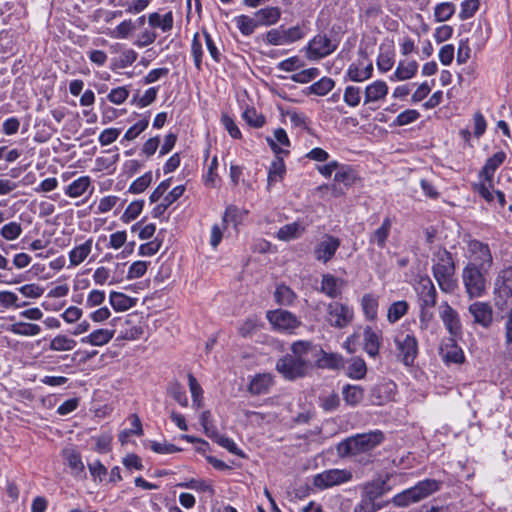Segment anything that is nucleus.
I'll return each mask as SVG.
<instances>
[{
  "instance_id": "obj_1",
  "label": "nucleus",
  "mask_w": 512,
  "mask_h": 512,
  "mask_svg": "<svg viewBox=\"0 0 512 512\" xmlns=\"http://www.w3.org/2000/svg\"><path fill=\"white\" fill-rule=\"evenodd\" d=\"M317 347L309 341H297L291 345V353L276 363L277 371L287 380L302 378L314 367Z\"/></svg>"
},
{
  "instance_id": "obj_2",
  "label": "nucleus",
  "mask_w": 512,
  "mask_h": 512,
  "mask_svg": "<svg viewBox=\"0 0 512 512\" xmlns=\"http://www.w3.org/2000/svg\"><path fill=\"white\" fill-rule=\"evenodd\" d=\"M432 261V274L440 290L447 294L453 293L458 287V282L455 278L456 266L452 254L446 249H439Z\"/></svg>"
},
{
  "instance_id": "obj_3",
  "label": "nucleus",
  "mask_w": 512,
  "mask_h": 512,
  "mask_svg": "<svg viewBox=\"0 0 512 512\" xmlns=\"http://www.w3.org/2000/svg\"><path fill=\"white\" fill-rule=\"evenodd\" d=\"M384 441V434L380 430L356 434L341 441L337 445V452L341 457L356 456L369 452Z\"/></svg>"
},
{
  "instance_id": "obj_4",
  "label": "nucleus",
  "mask_w": 512,
  "mask_h": 512,
  "mask_svg": "<svg viewBox=\"0 0 512 512\" xmlns=\"http://www.w3.org/2000/svg\"><path fill=\"white\" fill-rule=\"evenodd\" d=\"M488 272L489 270L464 266L461 277L469 299L480 298L486 293Z\"/></svg>"
},
{
  "instance_id": "obj_5",
  "label": "nucleus",
  "mask_w": 512,
  "mask_h": 512,
  "mask_svg": "<svg viewBox=\"0 0 512 512\" xmlns=\"http://www.w3.org/2000/svg\"><path fill=\"white\" fill-rule=\"evenodd\" d=\"M306 35L304 26H293L290 28H283V26L269 30L265 34V41L269 45L283 46L297 42L304 38Z\"/></svg>"
},
{
  "instance_id": "obj_6",
  "label": "nucleus",
  "mask_w": 512,
  "mask_h": 512,
  "mask_svg": "<svg viewBox=\"0 0 512 512\" xmlns=\"http://www.w3.org/2000/svg\"><path fill=\"white\" fill-rule=\"evenodd\" d=\"M266 318L274 330L282 333L291 334L301 325V321L295 314L284 309L267 311Z\"/></svg>"
},
{
  "instance_id": "obj_7",
  "label": "nucleus",
  "mask_w": 512,
  "mask_h": 512,
  "mask_svg": "<svg viewBox=\"0 0 512 512\" xmlns=\"http://www.w3.org/2000/svg\"><path fill=\"white\" fill-rule=\"evenodd\" d=\"M468 263L466 266H472L484 270H490L493 265V256L489 246L479 240H471L468 243Z\"/></svg>"
},
{
  "instance_id": "obj_8",
  "label": "nucleus",
  "mask_w": 512,
  "mask_h": 512,
  "mask_svg": "<svg viewBox=\"0 0 512 512\" xmlns=\"http://www.w3.org/2000/svg\"><path fill=\"white\" fill-rule=\"evenodd\" d=\"M394 343L398 351V357L406 366H411L418 355V342L414 333L399 332Z\"/></svg>"
},
{
  "instance_id": "obj_9",
  "label": "nucleus",
  "mask_w": 512,
  "mask_h": 512,
  "mask_svg": "<svg viewBox=\"0 0 512 512\" xmlns=\"http://www.w3.org/2000/svg\"><path fill=\"white\" fill-rule=\"evenodd\" d=\"M354 312L351 307L340 302H330L326 307V321L335 328H345L353 320Z\"/></svg>"
},
{
  "instance_id": "obj_10",
  "label": "nucleus",
  "mask_w": 512,
  "mask_h": 512,
  "mask_svg": "<svg viewBox=\"0 0 512 512\" xmlns=\"http://www.w3.org/2000/svg\"><path fill=\"white\" fill-rule=\"evenodd\" d=\"M339 44L338 39L329 38L325 34L314 36L308 43L307 55L310 59H321L333 53Z\"/></svg>"
},
{
  "instance_id": "obj_11",
  "label": "nucleus",
  "mask_w": 512,
  "mask_h": 512,
  "mask_svg": "<svg viewBox=\"0 0 512 512\" xmlns=\"http://www.w3.org/2000/svg\"><path fill=\"white\" fill-rule=\"evenodd\" d=\"M438 313L450 336L453 338L461 336L462 324L459 313L447 301L441 302Z\"/></svg>"
},
{
  "instance_id": "obj_12",
  "label": "nucleus",
  "mask_w": 512,
  "mask_h": 512,
  "mask_svg": "<svg viewBox=\"0 0 512 512\" xmlns=\"http://www.w3.org/2000/svg\"><path fill=\"white\" fill-rule=\"evenodd\" d=\"M352 479V473L346 469L325 470L314 477V485L320 489H327L335 485L346 483Z\"/></svg>"
},
{
  "instance_id": "obj_13",
  "label": "nucleus",
  "mask_w": 512,
  "mask_h": 512,
  "mask_svg": "<svg viewBox=\"0 0 512 512\" xmlns=\"http://www.w3.org/2000/svg\"><path fill=\"white\" fill-rule=\"evenodd\" d=\"M340 245L341 241L339 238L325 234L314 247V258L326 264L335 256Z\"/></svg>"
},
{
  "instance_id": "obj_14",
  "label": "nucleus",
  "mask_w": 512,
  "mask_h": 512,
  "mask_svg": "<svg viewBox=\"0 0 512 512\" xmlns=\"http://www.w3.org/2000/svg\"><path fill=\"white\" fill-rule=\"evenodd\" d=\"M396 394V384L393 381H382L374 385L369 392L372 405L381 406L392 400Z\"/></svg>"
},
{
  "instance_id": "obj_15",
  "label": "nucleus",
  "mask_w": 512,
  "mask_h": 512,
  "mask_svg": "<svg viewBox=\"0 0 512 512\" xmlns=\"http://www.w3.org/2000/svg\"><path fill=\"white\" fill-rule=\"evenodd\" d=\"M469 313L473 316L474 323L487 329L493 323V308L489 302L476 301L468 307Z\"/></svg>"
},
{
  "instance_id": "obj_16",
  "label": "nucleus",
  "mask_w": 512,
  "mask_h": 512,
  "mask_svg": "<svg viewBox=\"0 0 512 512\" xmlns=\"http://www.w3.org/2000/svg\"><path fill=\"white\" fill-rule=\"evenodd\" d=\"M419 307H435L437 303V290L429 277H423L418 287Z\"/></svg>"
},
{
  "instance_id": "obj_17",
  "label": "nucleus",
  "mask_w": 512,
  "mask_h": 512,
  "mask_svg": "<svg viewBox=\"0 0 512 512\" xmlns=\"http://www.w3.org/2000/svg\"><path fill=\"white\" fill-rule=\"evenodd\" d=\"M366 56L364 55L362 59H359L357 62H353L349 65L346 75L349 80L354 82H363L372 77L373 74V64L371 61L365 63Z\"/></svg>"
},
{
  "instance_id": "obj_18",
  "label": "nucleus",
  "mask_w": 512,
  "mask_h": 512,
  "mask_svg": "<svg viewBox=\"0 0 512 512\" xmlns=\"http://www.w3.org/2000/svg\"><path fill=\"white\" fill-rule=\"evenodd\" d=\"M494 293L504 299L512 297V266L498 273L494 283Z\"/></svg>"
},
{
  "instance_id": "obj_19",
  "label": "nucleus",
  "mask_w": 512,
  "mask_h": 512,
  "mask_svg": "<svg viewBox=\"0 0 512 512\" xmlns=\"http://www.w3.org/2000/svg\"><path fill=\"white\" fill-rule=\"evenodd\" d=\"M439 354L443 361L449 363H462L464 361V354L462 349L457 345L455 338L451 337L441 344Z\"/></svg>"
},
{
  "instance_id": "obj_20",
  "label": "nucleus",
  "mask_w": 512,
  "mask_h": 512,
  "mask_svg": "<svg viewBox=\"0 0 512 512\" xmlns=\"http://www.w3.org/2000/svg\"><path fill=\"white\" fill-rule=\"evenodd\" d=\"M62 455L65 463L75 477L84 478L86 476L81 454L75 448L67 447L63 449Z\"/></svg>"
},
{
  "instance_id": "obj_21",
  "label": "nucleus",
  "mask_w": 512,
  "mask_h": 512,
  "mask_svg": "<svg viewBox=\"0 0 512 512\" xmlns=\"http://www.w3.org/2000/svg\"><path fill=\"white\" fill-rule=\"evenodd\" d=\"M388 85L383 80H376L367 85L364 90V104L383 101L388 94Z\"/></svg>"
},
{
  "instance_id": "obj_22",
  "label": "nucleus",
  "mask_w": 512,
  "mask_h": 512,
  "mask_svg": "<svg viewBox=\"0 0 512 512\" xmlns=\"http://www.w3.org/2000/svg\"><path fill=\"white\" fill-rule=\"evenodd\" d=\"M316 366L322 369H340L344 367V359L337 353H326L317 348V354L314 358Z\"/></svg>"
},
{
  "instance_id": "obj_23",
  "label": "nucleus",
  "mask_w": 512,
  "mask_h": 512,
  "mask_svg": "<svg viewBox=\"0 0 512 512\" xmlns=\"http://www.w3.org/2000/svg\"><path fill=\"white\" fill-rule=\"evenodd\" d=\"M281 9L276 6H267L257 10L254 15L258 26H272L275 25L281 17Z\"/></svg>"
},
{
  "instance_id": "obj_24",
  "label": "nucleus",
  "mask_w": 512,
  "mask_h": 512,
  "mask_svg": "<svg viewBox=\"0 0 512 512\" xmlns=\"http://www.w3.org/2000/svg\"><path fill=\"white\" fill-rule=\"evenodd\" d=\"M344 281L331 274L322 275L320 291L330 298H337L342 293Z\"/></svg>"
},
{
  "instance_id": "obj_25",
  "label": "nucleus",
  "mask_w": 512,
  "mask_h": 512,
  "mask_svg": "<svg viewBox=\"0 0 512 512\" xmlns=\"http://www.w3.org/2000/svg\"><path fill=\"white\" fill-rule=\"evenodd\" d=\"M273 376L269 373L255 375L248 386V391L253 395L265 394L273 385Z\"/></svg>"
},
{
  "instance_id": "obj_26",
  "label": "nucleus",
  "mask_w": 512,
  "mask_h": 512,
  "mask_svg": "<svg viewBox=\"0 0 512 512\" xmlns=\"http://www.w3.org/2000/svg\"><path fill=\"white\" fill-rule=\"evenodd\" d=\"M115 334V330L110 329H96L91 332L89 335L81 338L82 344H89L92 346H103L109 343Z\"/></svg>"
},
{
  "instance_id": "obj_27",
  "label": "nucleus",
  "mask_w": 512,
  "mask_h": 512,
  "mask_svg": "<svg viewBox=\"0 0 512 512\" xmlns=\"http://www.w3.org/2000/svg\"><path fill=\"white\" fill-rule=\"evenodd\" d=\"M92 244H93V239L89 238L84 243H81V244L75 246L69 252V255H68L70 266L75 267V266H78L81 263H83L92 251Z\"/></svg>"
},
{
  "instance_id": "obj_28",
  "label": "nucleus",
  "mask_w": 512,
  "mask_h": 512,
  "mask_svg": "<svg viewBox=\"0 0 512 512\" xmlns=\"http://www.w3.org/2000/svg\"><path fill=\"white\" fill-rule=\"evenodd\" d=\"M341 393L344 402L351 407L358 406L364 399V389L360 385L346 384Z\"/></svg>"
},
{
  "instance_id": "obj_29",
  "label": "nucleus",
  "mask_w": 512,
  "mask_h": 512,
  "mask_svg": "<svg viewBox=\"0 0 512 512\" xmlns=\"http://www.w3.org/2000/svg\"><path fill=\"white\" fill-rule=\"evenodd\" d=\"M391 227L392 220L389 217H386L381 226L371 233L369 243L376 244L379 248H384L390 235Z\"/></svg>"
},
{
  "instance_id": "obj_30",
  "label": "nucleus",
  "mask_w": 512,
  "mask_h": 512,
  "mask_svg": "<svg viewBox=\"0 0 512 512\" xmlns=\"http://www.w3.org/2000/svg\"><path fill=\"white\" fill-rule=\"evenodd\" d=\"M418 71V63L415 60L400 61L391 77V80L405 81L413 78Z\"/></svg>"
},
{
  "instance_id": "obj_31",
  "label": "nucleus",
  "mask_w": 512,
  "mask_h": 512,
  "mask_svg": "<svg viewBox=\"0 0 512 512\" xmlns=\"http://www.w3.org/2000/svg\"><path fill=\"white\" fill-rule=\"evenodd\" d=\"M273 296L279 306H293L297 300V294L285 284L277 285Z\"/></svg>"
},
{
  "instance_id": "obj_32",
  "label": "nucleus",
  "mask_w": 512,
  "mask_h": 512,
  "mask_svg": "<svg viewBox=\"0 0 512 512\" xmlns=\"http://www.w3.org/2000/svg\"><path fill=\"white\" fill-rule=\"evenodd\" d=\"M305 231V226L299 222H293L282 226L276 234L281 241H291L299 238Z\"/></svg>"
},
{
  "instance_id": "obj_33",
  "label": "nucleus",
  "mask_w": 512,
  "mask_h": 512,
  "mask_svg": "<svg viewBox=\"0 0 512 512\" xmlns=\"http://www.w3.org/2000/svg\"><path fill=\"white\" fill-rule=\"evenodd\" d=\"M505 159L506 153L504 151L496 152L494 155L487 159L480 172V175L484 176L486 180L490 181L493 178L495 171L500 165H502Z\"/></svg>"
},
{
  "instance_id": "obj_34",
  "label": "nucleus",
  "mask_w": 512,
  "mask_h": 512,
  "mask_svg": "<svg viewBox=\"0 0 512 512\" xmlns=\"http://www.w3.org/2000/svg\"><path fill=\"white\" fill-rule=\"evenodd\" d=\"M109 302L115 311L123 312L135 306L136 299L124 293L112 291L109 295Z\"/></svg>"
},
{
  "instance_id": "obj_35",
  "label": "nucleus",
  "mask_w": 512,
  "mask_h": 512,
  "mask_svg": "<svg viewBox=\"0 0 512 512\" xmlns=\"http://www.w3.org/2000/svg\"><path fill=\"white\" fill-rule=\"evenodd\" d=\"M91 186L89 176H81L71 182L65 189V194L71 198H77L84 195Z\"/></svg>"
},
{
  "instance_id": "obj_36",
  "label": "nucleus",
  "mask_w": 512,
  "mask_h": 512,
  "mask_svg": "<svg viewBox=\"0 0 512 512\" xmlns=\"http://www.w3.org/2000/svg\"><path fill=\"white\" fill-rule=\"evenodd\" d=\"M367 374V365L360 357H353L346 367V375L353 380H361Z\"/></svg>"
},
{
  "instance_id": "obj_37",
  "label": "nucleus",
  "mask_w": 512,
  "mask_h": 512,
  "mask_svg": "<svg viewBox=\"0 0 512 512\" xmlns=\"http://www.w3.org/2000/svg\"><path fill=\"white\" fill-rule=\"evenodd\" d=\"M148 23L152 28H160L163 32H168L173 28V14L171 11L164 15L157 12L148 16Z\"/></svg>"
},
{
  "instance_id": "obj_38",
  "label": "nucleus",
  "mask_w": 512,
  "mask_h": 512,
  "mask_svg": "<svg viewBox=\"0 0 512 512\" xmlns=\"http://www.w3.org/2000/svg\"><path fill=\"white\" fill-rule=\"evenodd\" d=\"M364 350L371 357H375L379 353L380 336L372 328L367 327L364 330Z\"/></svg>"
},
{
  "instance_id": "obj_39",
  "label": "nucleus",
  "mask_w": 512,
  "mask_h": 512,
  "mask_svg": "<svg viewBox=\"0 0 512 512\" xmlns=\"http://www.w3.org/2000/svg\"><path fill=\"white\" fill-rule=\"evenodd\" d=\"M286 172V167L282 158L277 157L271 162L267 177V187L270 189L275 183L281 181Z\"/></svg>"
},
{
  "instance_id": "obj_40",
  "label": "nucleus",
  "mask_w": 512,
  "mask_h": 512,
  "mask_svg": "<svg viewBox=\"0 0 512 512\" xmlns=\"http://www.w3.org/2000/svg\"><path fill=\"white\" fill-rule=\"evenodd\" d=\"M361 306H362L364 315L368 320L373 321L377 318L378 306H379L377 296H375L372 293L364 294L361 299Z\"/></svg>"
},
{
  "instance_id": "obj_41",
  "label": "nucleus",
  "mask_w": 512,
  "mask_h": 512,
  "mask_svg": "<svg viewBox=\"0 0 512 512\" xmlns=\"http://www.w3.org/2000/svg\"><path fill=\"white\" fill-rule=\"evenodd\" d=\"M409 303L405 300L393 302L387 311V320L389 323L394 324L399 321L403 316L408 313Z\"/></svg>"
},
{
  "instance_id": "obj_42",
  "label": "nucleus",
  "mask_w": 512,
  "mask_h": 512,
  "mask_svg": "<svg viewBox=\"0 0 512 512\" xmlns=\"http://www.w3.org/2000/svg\"><path fill=\"white\" fill-rule=\"evenodd\" d=\"M441 482L435 479H425L418 482L414 487L420 500L430 496L440 489Z\"/></svg>"
},
{
  "instance_id": "obj_43",
  "label": "nucleus",
  "mask_w": 512,
  "mask_h": 512,
  "mask_svg": "<svg viewBox=\"0 0 512 512\" xmlns=\"http://www.w3.org/2000/svg\"><path fill=\"white\" fill-rule=\"evenodd\" d=\"M8 330L20 336H36L41 332L39 325L26 322H16L12 324Z\"/></svg>"
},
{
  "instance_id": "obj_44",
  "label": "nucleus",
  "mask_w": 512,
  "mask_h": 512,
  "mask_svg": "<svg viewBox=\"0 0 512 512\" xmlns=\"http://www.w3.org/2000/svg\"><path fill=\"white\" fill-rule=\"evenodd\" d=\"M235 23L239 31L244 36H250L254 33L258 26L255 15L249 17L247 15H239L235 17Z\"/></svg>"
},
{
  "instance_id": "obj_45",
  "label": "nucleus",
  "mask_w": 512,
  "mask_h": 512,
  "mask_svg": "<svg viewBox=\"0 0 512 512\" xmlns=\"http://www.w3.org/2000/svg\"><path fill=\"white\" fill-rule=\"evenodd\" d=\"M77 342L66 335H57L50 341L49 348L52 351H70L74 349Z\"/></svg>"
},
{
  "instance_id": "obj_46",
  "label": "nucleus",
  "mask_w": 512,
  "mask_h": 512,
  "mask_svg": "<svg viewBox=\"0 0 512 512\" xmlns=\"http://www.w3.org/2000/svg\"><path fill=\"white\" fill-rule=\"evenodd\" d=\"M188 382L193 406L200 409L203 407V390L197 379L192 374H188Z\"/></svg>"
},
{
  "instance_id": "obj_47",
  "label": "nucleus",
  "mask_w": 512,
  "mask_h": 512,
  "mask_svg": "<svg viewBox=\"0 0 512 512\" xmlns=\"http://www.w3.org/2000/svg\"><path fill=\"white\" fill-rule=\"evenodd\" d=\"M456 7L452 2H442L434 8V17L437 22L449 20L455 13Z\"/></svg>"
},
{
  "instance_id": "obj_48",
  "label": "nucleus",
  "mask_w": 512,
  "mask_h": 512,
  "mask_svg": "<svg viewBox=\"0 0 512 512\" xmlns=\"http://www.w3.org/2000/svg\"><path fill=\"white\" fill-rule=\"evenodd\" d=\"M384 493V482H372L364 486L362 496L378 502Z\"/></svg>"
},
{
  "instance_id": "obj_49",
  "label": "nucleus",
  "mask_w": 512,
  "mask_h": 512,
  "mask_svg": "<svg viewBox=\"0 0 512 512\" xmlns=\"http://www.w3.org/2000/svg\"><path fill=\"white\" fill-rule=\"evenodd\" d=\"M274 139L275 140L270 139V138L267 139L272 150L275 151L276 153L282 152V153L288 154V151L280 150L277 147V144H280V145L286 146V147L290 146V140L288 138L286 131L282 128L276 129L274 131Z\"/></svg>"
},
{
  "instance_id": "obj_50",
  "label": "nucleus",
  "mask_w": 512,
  "mask_h": 512,
  "mask_svg": "<svg viewBox=\"0 0 512 512\" xmlns=\"http://www.w3.org/2000/svg\"><path fill=\"white\" fill-rule=\"evenodd\" d=\"M335 86V82L333 79L329 77H322L317 82L313 83L310 87V93L324 96L329 93Z\"/></svg>"
},
{
  "instance_id": "obj_51",
  "label": "nucleus",
  "mask_w": 512,
  "mask_h": 512,
  "mask_svg": "<svg viewBox=\"0 0 512 512\" xmlns=\"http://www.w3.org/2000/svg\"><path fill=\"white\" fill-rule=\"evenodd\" d=\"M418 501H420V498L417 495L415 487L406 489L403 492L397 494L393 498V502L397 506H408V505L418 502Z\"/></svg>"
},
{
  "instance_id": "obj_52",
  "label": "nucleus",
  "mask_w": 512,
  "mask_h": 512,
  "mask_svg": "<svg viewBox=\"0 0 512 512\" xmlns=\"http://www.w3.org/2000/svg\"><path fill=\"white\" fill-rule=\"evenodd\" d=\"M334 181L343 183L345 186H352L356 181V174L350 167L339 166L334 175Z\"/></svg>"
},
{
  "instance_id": "obj_53",
  "label": "nucleus",
  "mask_w": 512,
  "mask_h": 512,
  "mask_svg": "<svg viewBox=\"0 0 512 512\" xmlns=\"http://www.w3.org/2000/svg\"><path fill=\"white\" fill-rule=\"evenodd\" d=\"M362 98V90L358 86H347L344 90L343 100L350 107H357Z\"/></svg>"
},
{
  "instance_id": "obj_54",
  "label": "nucleus",
  "mask_w": 512,
  "mask_h": 512,
  "mask_svg": "<svg viewBox=\"0 0 512 512\" xmlns=\"http://www.w3.org/2000/svg\"><path fill=\"white\" fill-rule=\"evenodd\" d=\"M148 125H149V117L146 116L143 119L136 122L133 126H131L126 131L121 142H123L124 140L132 141V140L136 139L143 131H145L147 129Z\"/></svg>"
},
{
  "instance_id": "obj_55",
  "label": "nucleus",
  "mask_w": 512,
  "mask_h": 512,
  "mask_svg": "<svg viewBox=\"0 0 512 512\" xmlns=\"http://www.w3.org/2000/svg\"><path fill=\"white\" fill-rule=\"evenodd\" d=\"M138 54L133 49H127L121 53V55L115 59L112 69H124L130 65H132L136 59Z\"/></svg>"
},
{
  "instance_id": "obj_56",
  "label": "nucleus",
  "mask_w": 512,
  "mask_h": 512,
  "mask_svg": "<svg viewBox=\"0 0 512 512\" xmlns=\"http://www.w3.org/2000/svg\"><path fill=\"white\" fill-rule=\"evenodd\" d=\"M191 53L194 59L195 67L198 71L202 70V58H203V49H202V43L200 40L199 33H195L192 39L191 44Z\"/></svg>"
},
{
  "instance_id": "obj_57",
  "label": "nucleus",
  "mask_w": 512,
  "mask_h": 512,
  "mask_svg": "<svg viewBox=\"0 0 512 512\" xmlns=\"http://www.w3.org/2000/svg\"><path fill=\"white\" fill-rule=\"evenodd\" d=\"M0 234L5 240L13 241L22 234L21 224L15 221L9 222L2 226Z\"/></svg>"
},
{
  "instance_id": "obj_58",
  "label": "nucleus",
  "mask_w": 512,
  "mask_h": 512,
  "mask_svg": "<svg viewBox=\"0 0 512 512\" xmlns=\"http://www.w3.org/2000/svg\"><path fill=\"white\" fill-rule=\"evenodd\" d=\"M420 113L415 109H407L401 112L393 122L394 126H405L417 121Z\"/></svg>"
},
{
  "instance_id": "obj_59",
  "label": "nucleus",
  "mask_w": 512,
  "mask_h": 512,
  "mask_svg": "<svg viewBox=\"0 0 512 512\" xmlns=\"http://www.w3.org/2000/svg\"><path fill=\"white\" fill-rule=\"evenodd\" d=\"M339 405L340 398L335 392L320 397V406L326 412H332L336 410Z\"/></svg>"
},
{
  "instance_id": "obj_60",
  "label": "nucleus",
  "mask_w": 512,
  "mask_h": 512,
  "mask_svg": "<svg viewBox=\"0 0 512 512\" xmlns=\"http://www.w3.org/2000/svg\"><path fill=\"white\" fill-rule=\"evenodd\" d=\"M479 0H464L461 3V11L459 13V18L461 20H467L474 16V14L479 9Z\"/></svg>"
},
{
  "instance_id": "obj_61",
  "label": "nucleus",
  "mask_w": 512,
  "mask_h": 512,
  "mask_svg": "<svg viewBox=\"0 0 512 512\" xmlns=\"http://www.w3.org/2000/svg\"><path fill=\"white\" fill-rule=\"evenodd\" d=\"M319 73L320 71L318 68H308L293 74L291 79L296 83L305 84L318 77Z\"/></svg>"
},
{
  "instance_id": "obj_62",
  "label": "nucleus",
  "mask_w": 512,
  "mask_h": 512,
  "mask_svg": "<svg viewBox=\"0 0 512 512\" xmlns=\"http://www.w3.org/2000/svg\"><path fill=\"white\" fill-rule=\"evenodd\" d=\"M151 181H152V173L147 172L132 182V184L129 187V192H131L133 194H139V193L143 192L150 185Z\"/></svg>"
},
{
  "instance_id": "obj_63",
  "label": "nucleus",
  "mask_w": 512,
  "mask_h": 512,
  "mask_svg": "<svg viewBox=\"0 0 512 512\" xmlns=\"http://www.w3.org/2000/svg\"><path fill=\"white\" fill-rule=\"evenodd\" d=\"M128 97L129 90L124 86L112 89L110 93L107 95V99L115 105L123 104Z\"/></svg>"
},
{
  "instance_id": "obj_64",
  "label": "nucleus",
  "mask_w": 512,
  "mask_h": 512,
  "mask_svg": "<svg viewBox=\"0 0 512 512\" xmlns=\"http://www.w3.org/2000/svg\"><path fill=\"white\" fill-rule=\"evenodd\" d=\"M383 506L379 502L361 496V500L354 507V512H376Z\"/></svg>"
}]
</instances>
